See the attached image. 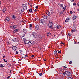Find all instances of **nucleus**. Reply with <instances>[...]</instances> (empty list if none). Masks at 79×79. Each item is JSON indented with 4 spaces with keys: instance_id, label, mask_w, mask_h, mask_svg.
<instances>
[{
    "instance_id": "1",
    "label": "nucleus",
    "mask_w": 79,
    "mask_h": 79,
    "mask_svg": "<svg viewBox=\"0 0 79 79\" xmlns=\"http://www.w3.org/2000/svg\"><path fill=\"white\" fill-rule=\"evenodd\" d=\"M52 25H53V23H52L50 22V29H53L54 30V28L52 27Z\"/></svg>"
},
{
    "instance_id": "2",
    "label": "nucleus",
    "mask_w": 79,
    "mask_h": 79,
    "mask_svg": "<svg viewBox=\"0 0 79 79\" xmlns=\"http://www.w3.org/2000/svg\"><path fill=\"white\" fill-rule=\"evenodd\" d=\"M66 75L68 76H70L71 75V73L69 72L66 71Z\"/></svg>"
},
{
    "instance_id": "3",
    "label": "nucleus",
    "mask_w": 79,
    "mask_h": 79,
    "mask_svg": "<svg viewBox=\"0 0 79 79\" xmlns=\"http://www.w3.org/2000/svg\"><path fill=\"white\" fill-rule=\"evenodd\" d=\"M12 49L13 50H14V51H17L18 50V48H17V47L15 46H14L12 47Z\"/></svg>"
},
{
    "instance_id": "4",
    "label": "nucleus",
    "mask_w": 79,
    "mask_h": 79,
    "mask_svg": "<svg viewBox=\"0 0 79 79\" xmlns=\"http://www.w3.org/2000/svg\"><path fill=\"white\" fill-rule=\"evenodd\" d=\"M10 27V29H16V26L15 25H14L11 26Z\"/></svg>"
},
{
    "instance_id": "5",
    "label": "nucleus",
    "mask_w": 79,
    "mask_h": 79,
    "mask_svg": "<svg viewBox=\"0 0 79 79\" xmlns=\"http://www.w3.org/2000/svg\"><path fill=\"white\" fill-rule=\"evenodd\" d=\"M12 41L14 42H18L19 41L16 38H15L12 40Z\"/></svg>"
},
{
    "instance_id": "6",
    "label": "nucleus",
    "mask_w": 79,
    "mask_h": 79,
    "mask_svg": "<svg viewBox=\"0 0 79 79\" xmlns=\"http://www.w3.org/2000/svg\"><path fill=\"white\" fill-rule=\"evenodd\" d=\"M40 23H41L43 24H44V23H45V20L43 19H40Z\"/></svg>"
},
{
    "instance_id": "7",
    "label": "nucleus",
    "mask_w": 79,
    "mask_h": 79,
    "mask_svg": "<svg viewBox=\"0 0 79 79\" xmlns=\"http://www.w3.org/2000/svg\"><path fill=\"white\" fill-rule=\"evenodd\" d=\"M32 35L35 38H37V35H35V32H33L32 33Z\"/></svg>"
},
{
    "instance_id": "8",
    "label": "nucleus",
    "mask_w": 79,
    "mask_h": 79,
    "mask_svg": "<svg viewBox=\"0 0 79 79\" xmlns=\"http://www.w3.org/2000/svg\"><path fill=\"white\" fill-rule=\"evenodd\" d=\"M11 18L12 19H15L16 18V16L14 15H11Z\"/></svg>"
},
{
    "instance_id": "9",
    "label": "nucleus",
    "mask_w": 79,
    "mask_h": 79,
    "mask_svg": "<svg viewBox=\"0 0 79 79\" xmlns=\"http://www.w3.org/2000/svg\"><path fill=\"white\" fill-rule=\"evenodd\" d=\"M32 24H30L29 26V29H30L31 30L32 29Z\"/></svg>"
},
{
    "instance_id": "10",
    "label": "nucleus",
    "mask_w": 79,
    "mask_h": 79,
    "mask_svg": "<svg viewBox=\"0 0 79 79\" xmlns=\"http://www.w3.org/2000/svg\"><path fill=\"white\" fill-rule=\"evenodd\" d=\"M46 14L49 17L50 16V12L49 11L47 10L46 12Z\"/></svg>"
},
{
    "instance_id": "11",
    "label": "nucleus",
    "mask_w": 79,
    "mask_h": 79,
    "mask_svg": "<svg viewBox=\"0 0 79 79\" xmlns=\"http://www.w3.org/2000/svg\"><path fill=\"white\" fill-rule=\"evenodd\" d=\"M30 44H31L32 45H34V41H33L30 40Z\"/></svg>"
},
{
    "instance_id": "12",
    "label": "nucleus",
    "mask_w": 79,
    "mask_h": 79,
    "mask_svg": "<svg viewBox=\"0 0 79 79\" xmlns=\"http://www.w3.org/2000/svg\"><path fill=\"white\" fill-rule=\"evenodd\" d=\"M30 41H27V40L25 41L24 42V43L25 44H26V45L27 44H28L29 43H30Z\"/></svg>"
},
{
    "instance_id": "13",
    "label": "nucleus",
    "mask_w": 79,
    "mask_h": 79,
    "mask_svg": "<svg viewBox=\"0 0 79 79\" xmlns=\"http://www.w3.org/2000/svg\"><path fill=\"white\" fill-rule=\"evenodd\" d=\"M39 25H37L35 26V29L36 30H38V29H39Z\"/></svg>"
},
{
    "instance_id": "14",
    "label": "nucleus",
    "mask_w": 79,
    "mask_h": 79,
    "mask_svg": "<svg viewBox=\"0 0 79 79\" xmlns=\"http://www.w3.org/2000/svg\"><path fill=\"white\" fill-rule=\"evenodd\" d=\"M76 18H77V17L76 15H74L73 17V20H74V19H76Z\"/></svg>"
},
{
    "instance_id": "15",
    "label": "nucleus",
    "mask_w": 79,
    "mask_h": 79,
    "mask_svg": "<svg viewBox=\"0 0 79 79\" xmlns=\"http://www.w3.org/2000/svg\"><path fill=\"white\" fill-rule=\"evenodd\" d=\"M38 37L40 39H42L43 38V36L41 35H38Z\"/></svg>"
},
{
    "instance_id": "16",
    "label": "nucleus",
    "mask_w": 79,
    "mask_h": 79,
    "mask_svg": "<svg viewBox=\"0 0 79 79\" xmlns=\"http://www.w3.org/2000/svg\"><path fill=\"white\" fill-rule=\"evenodd\" d=\"M6 21L8 22L9 21H10V18L7 17L6 18Z\"/></svg>"
},
{
    "instance_id": "17",
    "label": "nucleus",
    "mask_w": 79,
    "mask_h": 79,
    "mask_svg": "<svg viewBox=\"0 0 79 79\" xmlns=\"http://www.w3.org/2000/svg\"><path fill=\"white\" fill-rule=\"evenodd\" d=\"M35 19L36 21H38L39 19V18L38 17H36L35 18Z\"/></svg>"
},
{
    "instance_id": "18",
    "label": "nucleus",
    "mask_w": 79,
    "mask_h": 79,
    "mask_svg": "<svg viewBox=\"0 0 79 79\" xmlns=\"http://www.w3.org/2000/svg\"><path fill=\"white\" fill-rule=\"evenodd\" d=\"M69 19H66V20L65 21V22L68 23V22L69 21Z\"/></svg>"
},
{
    "instance_id": "19",
    "label": "nucleus",
    "mask_w": 79,
    "mask_h": 79,
    "mask_svg": "<svg viewBox=\"0 0 79 79\" xmlns=\"http://www.w3.org/2000/svg\"><path fill=\"white\" fill-rule=\"evenodd\" d=\"M23 9H24L25 10H27V6H23Z\"/></svg>"
},
{
    "instance_id": "20",
    "label": "nucleus",
    "mask_w": 79,
    "mask_h": 79,
    "mask_svg": "<svg viewBox=\"0 0 79 79\" xmlns=\"http://www.w3.org/2000/svg\"><path fill=\"white\" fill-rule=\"evenodd\" d=\"M58 5H59V6H61V7H63V5L60 4V3H59Z\"/></svg>"
},
{
    "instance_id": "21",
    "label": "nucleus",
    "mask_w": 79,
    "mask_h": 79,
    "mask_svg": "<svg viewBox=\"0 0 79 79\" xmlns=\"http://www.w3.org/2000/svg\"><path fill=\"white\" fill-rule=\"evenodd\" d=\"M49 18H50V17H49L48 16H47V17H46V19H48V21H50V20H49Z\"/></svg>"
},
{
    "instance_id": "22",
    "label": "nucleus",
    "mask_w": 79,
    "mask_h": 79,
    "mask_svg": "<svg viewBox=\"0 0 79 79\" xmlns=\"http://www.w3.org/2000/svg\"><path fill=\"white\" fill-rule=\"evenodd\" d=\"M56 27H57V29H60V27H61V26H56Z\"/></svg>"
},
{
    "instance_id": "23",
    "label": "nucleus",
    "mask_w": 79,
    "mask_h": 79,
    "mask_svg": "<svg viewBox=\"0 0 79 79\" xmlns=\"http://www.w3.org/2000/svg\"><path fill=\"white\" fill-rule=\"evenodd\" d=\"M47 16L45 15H44V16H43V18L44 19H47Z\"/></svg>"
},
{
    "instance_id": "24",
    "label": "nucleus",
    "mask_w": 79,
    "mask_h": 79,
    "mask_svg": "<svg viewBox=\"0 0 79 79\" xmlns=\"http://www.w3.org/2000/svg\"><path fill=\"white\" fill-rule=\"evenodd\" d=\"M66 6H64L63 7V9L65 10H66Z\"/></svg>"
},
{
    "instance_id": "25",
    "label": "nucleus",
    "mask_w": 79,
    "mask_h": 79,
    "mask_svg": "<svg viewBox=\"0 0 79 79\" xmlns=\"http://www.w3.org/2000/svg\"><path fill=\"white\" fill-rule=\"evenodd\" d=\"M23 31L24 33H26L27 32V30H23Z\"/></svg>"
},
{
    "instance_id": "26",
    "label": "nucleus",
    "mask_w": 79,
    "mask_h": 79,
    "mask_svg": "<svg viewBox=\"0 0 79 79\" xmlns=\"http://www.w3.org/2000/svg\"><path fill=\"white\" fill-rule=\"evenodd\" d=\"M32 12V10L31 9H30L29 10V12L30 13H31Z\"/></svg>"
},
{
    "instance_id": "27",
    "label": "nucleus",
    "mask_w": 79,
    "mask_h": 79,
    "mask_svg": "<svg viewBox=\"0 0 79 79\" xmlns=\"http://www.w3.org/2000/svg\"><path fill=\"white\" fill-rule=\"evenodd\" d=\"M24 10H25V9L24 8H22V10H21V11H22V12H24Z\"/></svg>"
},
{
    "instance_id": "28",
    "label": "nucleus",
    "mask_w": 79,
    "mask_h": 79,
    "mask_svg": "<svg viewBox=\"0 0 79 79\" xmlns=\"http://www.w3.org/2000/svg\"><path fill=\"white\" fill-rule=\"evenodd\" d=\"M0 67L1 68H3L4 67V66H3V64H1L0 65Z\"/></svg>"
},
{
    "instance_id": "29",
    "label": "nucleus",
    "mask_w": 79,
    "mask_h": 79,
    "mask_svg": "<svg viewBox=\"0 0 79 79\" xmlns=\"http://www.w3.org/2000/svg\"><path fill=\"white\" fill-rule=\"evenodd\" d=\"M26 38H24L23 40V41L24 42H25V41H26Z\"/></svg>"
},
{
    "instance_id": "30",
    "label": "nucleus",
    "mask_w": 79,
    "mask_h": 79,
    "mask_svg": "<svg viewBox=\"0 0 79 79\" xmlns=\"http://www.w3.org/2000/svg\"><path fill=\"white\" fill-rule=\"evenodd\" d=\"M76 27H73V30H76Z\"/></svg>"
},
{
    "instance_id": "31",
    "label": "nucleus",
    "mask_w": 79,
    "mask_h": 79,
    "mask_svg": "<svg viewBox=\"0 0 79 79\" xmlns=\"http://www.w3.org/2000/svg\"><path fill=\"white\" fill-rule=\"evenodd\" d=\"M57 52V51L56 50H55L54 51V55H56V54Z\"/></svg>"
},
{
    "instance_id": "32",
    "label": "nucleus",
    "mask_w": 79,
    "mask_h": 79,
    "mask_svg": "<svg viewBox=\"0 0 79 79\" xmlns=\"http://www.w3.org/2000/svg\"><path fill=\"white\" fill-rule=\"evenodd\" d=\"M17 31H18V30H14L13 31V32L15 33V32H17Z\"/></svg>"
},
{
    "instance_id": "33",
    "label": "nucleus",
    "mask_w": 79,
    "mask_h": 79,
    "mask_svg": "<svg viewBox=\"0 0 79 79\" xmlns=\"http://www.w3.org/2000/svg\"><path fill=\"white\" fill-rule=\"evenodd\" d=\"M68 79H72V78H71V77H68Z\"/></svg>"
},
{
    "instance_id": "34",
    "label": "nucleus",
    "mask_w": 79,
    "mask_h": 79,
    "mask_svg": "<svg viewBox=\"0 0 79 79\" xmlns=\"http://www.w3.org/2000/svg\"><path fill=\"white\" fill-rule=\"evenodd\" d=\"M22 6H23H23H27L26 5V4H24L22 5Z\"/></svg>"
},
{
    "instance_id": "35",
    "label": "nucleus",
    "mask_w": 79,
    "mask_h": 79,
    "mask_svg": "<svg viewBox=\"0 0 79 79\" xmlns=\"http://www.w3.org/2000/svg\"><path fill=\"white\" fill-rule=\"evenodd\" d=\"M39 75L40 76H42V73H40Z\"/></svg>"
},
{
    "instance_id": "36",
    "label": "nucleus",
    "mask_w": 79,
    "mask_h": 79,
    "mask_svg": "<svg viewBox=\"0 0 79 79\" xmlns=\"http://www.w3.org/2000/svg\"><path fill=\"white\" fill-rule=\"evenodd\" d=\"M66 71H65V72H64L63 73V74H64V75H65V74H66Z\"/></svg>"
},
{
    "instance_id": "37",
    "label": "nucleus",
    "mask_w": 79,
    "mask_h": 79,
    "mask_svg": "<svg viewBox=\"0 0 79 79\" xmlns=\"http://www.w3.org/2000/svg\"><path fill=\"white\" fill-rule=\"evenodd\" d=\"M76 31V30H72L71 32H72V33H73V32H75Z\"/></svg>"
},
{
    "instance_id": "38",
    "label": "nucleus",
    "mask_w": 79,
    "mask_h": 79,
    "mask_svg": "<svg viewBox=\"0 0 79 79\" xmlns=\"http://www.w3.org/2000/svg\"><path fill=\"white\" fill-rule=\"evenodd\" d=\"M15 53L16 55H18V52L16 51Z\"/></svg>"
},
{
    "instance_id": "39",
    "label": "nucleus",
    "mask_w": 79,
    "mask_h": 79,
    "mask_svg": "<svg viewBox=\"0 0 79 79\" xmlns=\"http://www.w3.org/2000/svg\"><path fill=\"white\" fill-rule=\"evenodd\" d=\"M76 5V3L74 2L73 4V5H74V6H75V5Z\"/></svg>"
},
{
    "instance_id": "40",
    "label": "nucleus",
    "mask_w": 79,
    "mask_h": 79,
    "mask_svg": "<svg viewBox=\"0 0 79 79\" xmlns=\"http://www.w3.org/2000/svg\"><path fill=\"white\" fill-rule=\"evenodd\" d=\"M3 60H4V61L5 62H7V60H5V59H3Z\"/></svg>"
},
{
    "instance_id": "41",
    "label": "nucleus",
    "mask_w": 79,
    "mask_h": 79,
    "mask_svg": "<svg viewBox=\"0 0 79 79\" xmlns=\"http://www.w3.org/2000/svg\"><path fill=\"white\" fill-rule=\"evenodd\" d=\"M72 63V61H70L69 62V64H71Z\"/></svg>"
},
{
    "instance_id": "42",
    "label": "nucleus",
    "mask_w": 79,
    "mask_h": 79,
    "mask_svg": "<svg viewBox=\"0 0 79 79\" xmlns=\"http://www.w3.org/2000/svg\"><path fill=\"white\" fill-rule=\"evenodd\" d=\"M35 8L36 9H37L39 8V7H38V6H35Z\"/></svg>"
},
{
    "instance_id": "43",
    "label": "nucleus",
    "mask_w": 79,
    "mask_h": 79,
    "mask_svg": "<svg viewBox=\"0 0 79 79\" xmlns=\"http://www.w3.org/2000/svg\"><path fill=\"white\" fill-rule=\"evenodd\" d=\"M24 56H25V58H26V57H27V56H27V55H24Z\"/></svg>"
},
{
    "instance_id": "44",
    "label": "nucleus",
    "mask_w": 79,
    "mask_h": 79,
    "mask_svg": "<svg viewBox=\"0 0 79 79\" xmlns=\"http://www.w3.org/2000/svg\"><path fill=\"white\" fill-rule=\"evenodd\" d=\"M22 58H25V57L24 56H22Z\"/></svg>"
},
{
    "instance_id": "45",
    "label": "nucleus",
    "mask_w": 79,
    "mask_h": 79,
    "mask_svg": "<svg viewBox=\"0 0 79 79\" xmlns=\"http://www.w3.org/2000/svg\"><path fill=\"white\" fill-rule=\"evenodd\" d=\"M61 51H58V53H61Z\"/></svg>"
},
{
    "instance_id": "46",
    "label": "nucleus",
    "mask_w": 79,
    "mask_h": 79,
    "mask_svg": "<svg viewBox=\"0 0 79 79\" xmlns=\"http://www.w3.org/2000/svg\"><path fill=\"white\" fill-rule=\"evenodd\" d=\"M31 57H32V58H33V57H34V55H32L31 56Z\"/></svg>"
},
{
    "instance_id": "47",
    "label": "nucleus",
    "mask_w": 79,
    "mask_h": 79,
    "mask_svg": "<svg viewBox=\"0 0 79 79\" xmlns=\"http://www.w3.org/2000/svg\"><path fill=\"white\" fill-rule=\"evenodd\" d=\"M70 14H72V13H73V11H70Z\"/></svg>"
},
{
    "instance_id": "48",
    "label": "nucleus",
    "mask_w": 79,
    "mask_h": 79,
    "mask_svg": "<svg viewBox=\"0 0 79 79\" xmlns=\"http://www.w3.org/2000/svg\"><path fill=\"white\" fill-rule=\"evenodd\" d=\"M68 35H69V36H71V34L69 33H68Z\"/></svg>"
},
{
    "instance_id": "49",
    "label": "nucleus",
    "mask_w": 79,
    "mask_h": 79,
    "mask_svg": "<svg viewBox=\"0 0 79 79\" xmlns=\"http://www.w3.org/2000/svg\"><path fill=\"white\" fill-rule=\"evenodd\" d=\"M6 57L5 56H3V58H6Z\"/></svg>"
},
{
    "instance_id": "50",
    "label": "nucleus",
    "mask_w": 79,
    "mask_h": 79,
    "mask_svg": "<svg viewBox=\"0 0 79 79\" xmlns=\"http://www.w3.org/2000/svg\"><path fill=\"white\" fill-rule=\"evenodd\" d=\"M63 68H67V67H66L65 66H63Z\"/></svg>"
},
{
    "instance_id": "51",
    "label": "nucleus",
    "mask_w": 79,
    "mask_h": 79,
    "mask_svg": "<svg viewBox=\"0 0 79 79\" xmlns=\"http://www.w3.org/2000/svg\"><path fill=\"white\" fill-rule=\"evenodd\" d=\"M49 35H50V34H49V33L47 34V36H48Z\"/></svg>"
},
{
    "instance_id": "52",
    "label": "nucleus",
    "mask_w": 79,
    "mask_h": 79,
    "mask_svg": "<svg viewBox=\"0 0 79 79\" xmlns=\"http://www.w3.org/2000/svg\"><path fill=\"white\" fill-rule=\"evenodd\" d=\"M10 76H9L7 78V79H9V78H10Z\"/></svg>"
},
{
    "instance_id": "53",
    "label": "nucleus",
    "mask_w": 79,
    "mask_h": 79,
    "mask_svg": "<svg viewBox=\"0 0 79 79\" xmlns=\"http://www.w3.org/2000/svg\"><path fill=\"white\" fill-rule=\"evenodd\" d=\"M34 11L35 12H36V11H37V9H35V10H34Z\"/></svg>"
},
{
    "instance_id": "54",
    "label": "nucleus",
    "mask_w": 79,
    "mask_h": 79,
    "mask_svg": "<svg viewBox=\"0 0 79 79\" xmlns=\"http://www.w3.org/2000/svg\"><path fill=\"white\" fill-rule=\"evenodd\" d=\"M23 35H23V37H24L25 36V34H24Z\"/></svg>"
},
{
    "instance_id": "55",
    "label": "nucleus",
    "mask_w": 79,
    "mask_h": 79,
    "mask_svg": "<svg viewBox=\"0 0 79 79\" xmlns=\"http://www.w3.org/2000/svg\"><path fill=\"white\" fill-rule=\"evenodd\" d=\"M20 52H23V50H20Z\"/></svg>"
},
{
    "instance_id": "56",
    "label": "nucleus",
    "mask_w": 79,
    "mask_h": 79,
    "mask_svg": "<svg viewBox=\"0 0 79 79\" xmlns=\"http://www.w3.org/2000/svg\"><path fill=\"white\" fill-rule=\"evenodd\" d=\"M11 71H12V70H10V73H11Z\"/></svg>"
},
{
    "instance_id": "57",
    "label": "nucleus",
    "mask_w": 79,
    "mask_h": 79,
    "mask_svg": "<svg viewBox=\"0 0 79 79\" xmlns=\"http://www.w3.org/2000/svg\"><path fill=\"white\" fill-rule=\"evenodd\" d=\"M71 1V2H73V1H74V0H70Z\"/></svg>"
},
{
    "instance_id": "58",
    "label": "nucleus",
    "mask_w": 79,
    "mask_h": 79,
    "mask_svg": "<svg viewBox=\"0 0 79 79\" xmlns=\"http://www.w3.org/2000/svg\"><path fill=\"white\" fill-rule=\"evenodd\" d=\"M46 61V60L44 59V61Z\"/></svg>"
},
{
    "instance_id": "59",
    "label": "nucleus",
    "mask_w": 79,
    "mask_h": 79,
    "mask_svg": "<svg viewBox=\"0 0 79 79\" xmlns=\"http://www.w3.org/2000/svg\"><path fill=\"white\" fill-rule=\"evenodd\" d=\"M61 43L62 44H64V43Z\"/></svg>"
},
{
    "instance_id": "60",
    "label": "nucleus",
    "mask_w": 79,
    "mask_h": 79,
    "mask_svg": "<svg viewBox=\"0 0 79 79\" xmlns=\"http://www.w3.org/2000/svg\"><path fill=\"white\" fill-rule=\"evenodd\" d=\"M78 6H79V2H78Z\"/></svg>"
},
{
    "instance_id": "61",
    "label": "nucleus",
    "mask_w": 79,
    "mask_h": 79,
    "mask_svg": "<svg viewBox=\"0 0 79 79\" xmlns=\"http://www.w3.org/2000/svg\"><path fill=\"white\" fill-rule=\"evenodd\" d=\"M0 5H1V1H0Z\"/></svg>"
},
{
    "instance_id": "62",
    "label": "nucleus",
    "mask_w": 79,
    "mask_h": 79,
    "mask_svg": "<svg viewBox=\"0 0 79 79\" xmlns=\"http://www.w3.org/2000/svg\"><path fill=\"white\" fill-rule=\"evenodd\" d=\"M15 30H18V29H15Z\"/></svg>"
},
{
    "instance_id": "63",
    "label": "nucleus",
    "mask_w": 79,
    "mask_h": 79,
    "mask_svg": "<svg viewBox=\"0 0 79 79\" xmlns=\"http://www.w3.org/2000/svg\"><path fill=\"white\" fill-rule=\"evenodd\" d=\"M20 58L22 59V58H23V57H21Z\"/></svg>"
},
{
    "instance_id": "64",
    "label": "nucleus",
    "mask_w": 79,
    "mask_h": 79,
    "mask_svg": "<svg viewBox=\"0 0 79 79\" xmlns=\"http://www.w3.org/2000/svg\"><path fill=\"white\" fill-rule=\"evenodd\" d=\"M3 12H5V10H3Z\"/></svg>"
}]
</instances>
